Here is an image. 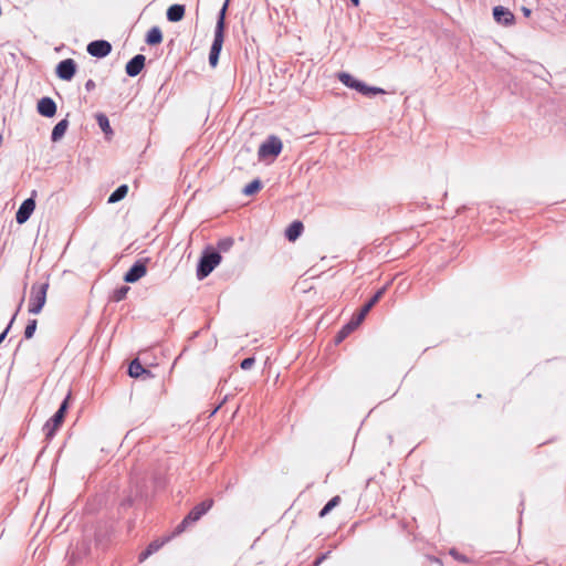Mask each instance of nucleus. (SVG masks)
I'll return each mask as SVG.
<instances>
[{
  "instance_id": "obj_39",
  "label": "nucleus",
  "mask_w": 566,
  "mask_h": 566,
  "mask_svg": "<svg viewBox=\"0 0 566 566\" xmlns=\"http://www.w3.org/2000/svg\"><path fill=\"white\" fill-rule=\"evenodd\" d=\"M331 551H327L319 555L313 563V566H319L326 558H328Z\"/></svg>"
},
{
  "instance_id": "obj_17",
  "label": "nucleus",
  "mask_w": 566,
  "mask_h": 566,
  "mask_svg": "<svg viewBox=\"0 0 566 566\" xmlns=\"http://www.w3.org/2000/svg\"><path fill=\"white\" fill-rule=\"evenodd\" d=\"M128 375L132 377V378H139L142 376H146V377H151V371L146 369L142 364L140 361L135 358L134 360L130 361V364L128 365V370H127Z\"/></svg>"
},
{
  "instance_id": "obj_38",
  "label": "nucleus",
  "mask_w": 566,
  "mask_h": 566,
  "mask_svg": "<svg viewBox=\"0 0 566 566\" xmlns=\"http://www.w3.org/2000/svg\"><path fill=\"white\" fill-rule=\"evenodd\" d=\"M450 555L459 562H463V563L468 562V558L464 555L460 554L455 548H452L450 551Z\"/></svg>"
},
{
  "instance_id": "obj_11",
  "label": "nucleus",
  "mask_w": 566,
  "mask_h": 566,
  "mask_svg": "<svg viewBox=\"0 0 566 566\" xmlns=\"http://www.w3.org/2000/svg\"><path fill=\"white\" fill-rule=\"evenodd\" d=\"M494 21L503 27H511L515 23L514 13L506 7L495 6L492 10Z\"/></svg>"
},
{
  "instance_id": "obj_22",
  "label": "nucleus",
  "mask_w": 566,
  "mask_h": 566,
  "mask_svg": "<svg viewBox=\"0 0 566 566\" xmlns=\"http://www.w3.org/2000/svg\"><path fill=\"white\" fill-rule=\"evenodd\" d=\"M356 91L367 97H373V96H376L379 94H385V90H382L381 87L370 86L363 81L359 82Z\"/></svg>"
},
{
  "instance_id": "obj_30",
  "label": "nucleus",
  "mask_w": 566,
  "mask_h": 566,
  "mask_svg": "<svg viewBox=\"0 0 566 566\" xmlns=\"http://www.w3.org/2000/svg\"><path fill=\"white\" fill-rule=\"evenodd\" d=\"M356 327L352 325L350 322L346 323L336 334L335 343H342L352 332H354Z\"/></svg>"
},
{
  "instance_id": "obj_20",
  "label": "nucleus",
  "mask_w": 566,
  "mask_h": 566,
  "mask_svg": "<svg viewBox=\"0 0 566 566\" xmlns=\"http://www.w3.org/2000/svg\"><path fill=\"white\" fill-rule=\"evenodd\" d=\"M303 230H304L303 223L298 220H295L286 228L285 238L289 241L294 242L295 240H297L301 237Z\"/></svg>"
},
{
  "instance_id": "obj_29",
  "label": "nucleus",
  "mask_w": 566,
  "mask_h": 566,
  "mask_svg": "<svg viewBox=\"0 0 566 566\" xmlns=\"http://www.w3.org/2000/svg\"><path fill=\"white\" fill-rule=\"evenodd\" d=\"M129 290H130L129 286L120 285L119 287H117L113 291L112 295L109 296V301L116 302V303L123 301L126 297Z\"/></svg>"
},
{
  "instance_id": "obj_34",
  "label": "nucleus",
  "mask_w": 566,
  "mask_h": 566,
  "mask_svg": "<svg viewBox=\"0 0 566 566\" xmlns=\"http://www.w3.org/2000/svg\"><path fill=\"white\" fill-rule=\"evenodd\" d=\"M367 314L368 313H365V311L360 308L358 313L353 315L349 322L357 328L364 322Z\"/></svg>"
},
{
  "instance_id": "obj_16",
  "label": "nucleus",
  "mask_w": 566,
  "mask_h": 566,
  "mask_svg": "<svg viewBox=\"0 0 566 566\" xmlns=\"http://www.w3.org/2000/svg\"><path fill=\"white\" fill-rule=\"evenodd\" d=\"M63 422L64 417L61 413H54L43 426L45 438L52 439Z\"/></svg>"
},
{
  "instance_id": "obj_14",
  "label": "nucleus",
  "mask_w": 566,
  "mask_h": 566,
  "mask_svg": "<svg viewBox=\"0 0 566 566\" xmlns=\"http://www.w3.org/2000/svg\"><path fill=\"white\" fill-rule=\"evenodd\" d=\"M36 111L41 116L51 118L56 114V103L52 97H41L38 101Z\"/></svg>"
},
{
  "instance_id": "obj_21",
  "label": "nucleus",
  "mask_w": 566,
  "mask_h": 566,
  "mask_svg": "<svg viewBox=\"0 0 566 566\" xmlns=\"http://www.w3.org/2000/svg\"><path fill=\"white\" fill-rule=\"evenodd\" d=\"M67 128H69V119L67 118H63L60 122H57L51 132V140L53 143H57L59 140H61L63 138V136L65 135Z\"/></svg>"
},
{
  "instance_id": "obj_7",
  "label": "nucleus",
  "mask_w": 566,
  "mask_h": 566,
  "mask_svg": "<svg viewBox=\"0 0 566 566\" xmlns=\"http://www.w3.org/2000/svg\"><path fill=\"white\" fill-rule=\"evenodd\" d=\"M147 262L148 259H139L135 261L134 264L124 274V281L126 283H135L145 276L147 273Z\"/></svg>"
},
{
  "instance_id": "obj_6",
  "label": "nucleus",
  "mask_w": 566,
  "mask_h": 566,
  "mask_svg": "<svg viewBox=\"0 0 566 566\" xmlns=\"http://www.w3.org/2000/svg\"><path fill=\"white\" fill-rule=\"evenodd\" d=\"M112 534L113 526L108 522H98L94 532L96 547L104 549L108 545Z\"/></svg>"
},
{
  "instance_id": "obj_43",
  "label": "nucleus",
  "mask_w": 566,
  "mask_h": 566,
  "mask_svg": "<svg viewBox=\"0 0 566 566\" xmlns=\"http://www.w3.org/2000/svg\"><path fill=\"white\" fill-rule=\"evenodd\" d=\"M522 12H523L524 17H530L532 14V10L526 7H522Z\"/></svg>"
},
{
  "instance_id": "obj_19",
  "label": "nucleus",
  "mask_w": 566,
  "mask_h": 566,
  "mask_svg": "<svg viewBox=\"0 0 566 566\" xmlns=\"http://www.w3.org/2000/svg\"><path fill=\"white\" fill-rule=\"evenodd\" d=\"M186 7L184 4H171L166 12L169 22H179L185 17Z\"/></svg>"
},
{
  "instance_id": "obj_24",
  "label": "nucleus",
  "mask_w": 566,
  "mask_h": 566,
  "mask_svg": "<svg viewBox=\"0 0 566 566\" xmlns=\"http://www.w3.org/2000/svg\"><path fill=\"white\" fill-rule=\"evenodd\" d=\"M128 193V186L123 184L118 186L108 197L107 203H117L123 200Z\"/></svg>"
},
{
  "instance_id": "obj_36",
  "label": "nucleus",
  "mask_w": 566,
  "mask_h": 566,
  "mask_svg": "<svg viewBox=\"0 0 566 566\" xmlns=\"http://www.w3.org/2000/svg\"><path fill=\"white\" fill-rule=\"evenodd\" d=\"M255 364V358L253 356H250V357H247L244 358L243 360H241L240 363V367L243 369V370H248L250 368H252V366Z\"/></svg>"
},
{
  "instance_id": "obj_4",
  "label": "nucleus",
  "mask_w": 566,
  "mask_h": 566,
  "mask_svg": "<svg viewBox=\"0 0 566 566\" xmlns=\"http://www.w3.org/2000/svg\"><path fill=\"white\" fill-rule=\"evenodd\" d=\"M282 148V140L277 136L271 135L260 145L258 156L260 159L276 158L281 154Z\"/></svg>"
},
{
  "instance_id": "obj_5",
  "label": "nucleus",
  "mask_w": 566,
  "mask_h": 566,
  "mask_svg": "<svg viewBox=\"0 0 566 566\" xmlns=\"http://www.w3.org/2000/svg\"><path fill=\"white\" fill-rule=\"evenodd\" d=\"M91 554V539L84 536L74 547L67 551L69 564L75 565Z\"/></svg>"
},
{
  "instance_id": "obj_10",
  "label": "nucleus",
  "mask_w": 566,
  "mask_h": 566,
  "mask_svg": "<svg viewBox=\"0 0 566 566\" xmlns=\"http://www.w3.org/2000/svg\"><path fill=\"white\" fill-rule=\"evenodd\" d=\"M86 51L91 56L103 59L112 52V44L106 40H94L87 44Z\"/></svg>"
},
{
  "instance_id": "obj_33",
  "label": "nucleus",
  "mask_w": 566,
  "mask_h": 566,
  "mask_svg": "<svg viewBox=\"0 0 566 566\" xmlns=\"http://www.w3.org/2000/svg\"><path fill=\"white\" fill-rule=\"evenodd\" d=\"M38 321L36 319H30L24 328V338L30 339L34 336V333L36 331Z\"/></svg>"
},
{
  "instance_id": "obj_40",
  "label": "nucleus",
  "mask_w": 566,
  "mask_h": 566,
  "mask_svg": "<svg viewBox=\"0 0 566 566\" xmlns=\"http://www.w3.org/2000/svg\"><path fill=\"white\" fill-rule=\"evenodd\" d=\"M150 552L146 548L145 551H143L139 556H138V560L140 563H143L144 560H146L149 556H150Z\"/></svg>"
},
{
  "instance_id": "obj_13",
  "label": "nucleus",
  "mask_w": 566,
  "mask_h": 566,
  "mask_svg": "<svg viewBox=\"0 0 566 566\" xmlns=\"http://www.w3.org/2000/svg\"><path fill=\"white\" fill-rule=\"evenodd\" d=\"M224 42V34L214 33L213 41L209 52V64L214 69L219 63L220 53Z\"/></svg>"
},
{
  "instance_id": "obj_18",
  "label": "nucleus",
  "mask_w": 566,
  "mask_h": 566,
  "mask_svg": "<svg viewBox=\"0 0 566 566\" xmlns=\"http://www.w3.org/2000/svg\"><path fill=\"white\" fill-rule=\"evenodd\" d=\"M229 2H230V0H226L222 4L221 9L218 12L214 33H220V34L226 33V28H227L226 19H227Z\"/></svg>"
},
{
  "instance_id": "obj_44",
  "label": "nucleus",
  "mask_w": 566,
  "mask_h": 566,
  "mask_svg": "<svg viewBox=\"0 0 566 566\" xmlns=\"http://www.w3.org/2000/svg\"><path fill=\"white\" fill-rule=\"evenodd\" d=\"M354 7L359 6V0H349Z\"/></svg>"
},
{
  "instance_id": "obj_3",
  "label": "nucleus",
  "mask_w": 566,
  "mask_h": 566,
  "mask_svg": "<svg viewBox=\"0 0 566 566\" xmlns=\"http://www.w3.org/2000/svg\"><path fill=\"white\" fill-rule=\"evenodd\" d=\"M49 289V283H34L31 286L30 298H29V313L39 314L46 302V292Z\"/></svg>"
},
{
  "instance_id": "obj_35",
  "label": "nucleus",
  "mask_w": 566,
  "mask_h": 566,
  "mask_svg": "<svg viewBox=\"0 0 566 566\" xmlns=\"http://www.w3.org/2000/svg\"><path fill=\"white\" fill-rule=\"evenodd\" d=\"M70 398H71V394H67L66 397L60 403V407L55 411V413H61V416H63L65 418V415L70 408Z\"/></svg>"
},
{
  "instance_id": "obj_42",
  "label": "nucleus",
  "mask_w": 566,
  "mask_h": 566,
  "mask_svg": "<svg viewBox=\"0 0 566 566\" xmlns=\"http://www.w3.org/2000/svg\"><path fill=\"white\" fill-rule=\"evenodd\" d=\"M227 400H228V395H226V396L223 397V399L221 400V402H220V403L214 408V410L212 411V413H211V415H214V413H216V412H217V411L222 407V405H223Z\"/></svg>"
},
{
  "instance_id": "obj_41",
  "label": "nucleus",
  "mask_w": 566,
  "mask_h": 566,
  "mask_svg": "<svg viewBox=\"0 0 566 566\" xmlns=\"http://www.w3.org/2000/svg\"><path fill=\"white\" fill-rule=\"evenodd\" d=\"M95 86H96L95 82L93 80H91V78L87 80L86 83H85V90L87 92L93 91L95 88Z\"/></svg>"
},
{
  "instance_id": "obj_37",
  "label": "nucleus",
  "mask_w": 566,
  "mask_h": 566,
  "mask_svg": "<svg viewBox=\"0 0 566 566\" xmlns=\"http://www.w3.org/2000/svg\"><path fill=\"white\" fill-rule=\"evenodd\" d=\"M164 545V542H159V541H153L151 543L148 544V546L146 547L150 554L153 555L154 553H156L157 551L160 549V547Z\"/></svg>"
},
{
  "instance_id": "obj_25",
  "label": "nucleus",
  "mask_w": 566,
  "mask_h": 566,
  "mask_svg": "<svg viewBox=\"0 0 566 566\" xmlns=\"http://www.w3.org/2000/svg\"><path fill=\"white\" fill-rule=\"evenodd\" d=\"M387 290V285H384L379 290L376 291V293L363 305V310L365 313H369L370 310L379 302V300L384 296L385 292Z\"/></svg>"
},
{
  "instance_id": "obj_12",
  "label": "nucleus",
  "mask_w": 566,
  "mask_h": 566,
  "mask_svg": "<svg viewBox=\"0 0 566 566\" xmlns=\"http://www.w3.org/2000/svg\"><path fill=\"white\" fill-rule=\"evenodd\" d=\"M224 42V34L214 33L213 41L209 52V64L214 69L219 63L220 53Z\"/></svg>"
},
{
  "instance_id": "obj_2",
  "label": "nucleus",
  "mask_w": 566,
  "mask_h": 566,
  "mask_svg": "<svg viewBox=\"0 0 566 566\" xmlns=\"http://www.w3.org/2000/svg\"><path fill=\"white\" fill-rule=\"evenodd\" d=\"M213 500L206 499L202 502L195 505L189 513L184 517V520L176 526L174 531V535H179L187 530V527L191 524L198 522L208 511L212 507Z\"/></svg>"
},
{
  "instance_id": "obj_23",
  "label": "nucleus",
  "mask_w": 566,
  "mask_h": 566,
  "mask_svg": "<svg viewBox=\"0 0 566 566\" xmlns=\"http://www.w3.org/2000/svg\"><path fill=\"white\" fill-rule=\"evenodd\" d=\"M145 42L148 45H157L163 42V32L159 27L155 25L149 29L146 34Z\"/></svg>"
},
{
  "instance_id": "obj_26",
  "label": "nucleus",
  "mask_w": 566,
  "mask_h": 566,
  "mask_svg": "<svg viewBox=\"0 0 566 566\" xmlns=\"http://www.w3.org/2000/svg\"><path fill=\"white\" fill-rule=\"evenodd\" d=\"M337 77L346 87L355 90V91L357 90L358 84L360 82V80L354 77L352 74H349L347 72L338 73Z\"/></svg>"
},
{
  "instance_id": "obj_32",
  "label": "nucleus",
  "mask_w": 566,
  "mask_h": 566,
  "mask_svg": "<svg viewBox=\"0 0 566 566\" xmlns=\"http://www.w3.org/2000/svg\"><path fill=\"white\" fill-rule=\"evenodd\" d=\"M234 244V240L231 237L222 238L217 243V251L221 254V252H228Z\"/></svg>"
},
{
  "instance_id": "obj_31",
  "label": "nucleus",
  "mask_w": 566,
  "mask_h": 566,
  "mask_svg": "<svg viewBox=\"0 0 566 566\" xmlns=\"http://www.w3.org/2000/svg\"><path fill=\"white\" fill-rule=\"evenodd\" d=\"M340 503V496H333L319 511V517L326 516L334 507H336Z\"/></svg>"
},
{
  "instance_id": "obj_15",
  "label": "nucleus",
  "mask_w": 566,
  "mask_h": 566,
  "mask_svg": "<svg viewBox=\"0 0 566 566\" xmlns=\"http://www.w3.org/2000/svg\"><path fill=\"white\" fill-rule=\"evenodd\" d=\"M146 62V57L143 54H136L133 56L125 66V72L128 76L135 77L137 76L144 69Z\"/></svg>"
},
{
  "instance_id": "obj_1",
  "label": "nucleus",
  "mask_w": 566,
  "mask_h": 566,
  "mask_svg": "<svg viewBox=\"0 0 566 566\" xmlns=\"http://www.w3.org/2000/svg\"><path fill=\"white\" fill-rule=\"evenodd\" d=\"M222 260L221 254L212 247H207L198 261L197 264V277L199 280L206 279L210 273L220 264Z\"/></svg>"
},
{
  "instance_id": "obj_27",
  "label": "nucleus",
  "mask_w": 566,
  "mask_h": 566,
  "mask_svg": "<svg viewBox=\"0 0 566 566\" xmlns=\"http://www.w3.org/2000/svg\"><path fill=\"white\" fill-rule=\"evenodd\" d=\"M96 122L102 132L107 136L113 135L108 117L104 113L96 114Z\"/></svg>"
},
{
  "instance_id": "obj_9",
  "label": "nucleus",
  "mask_w": 566,
  "mask_h": 566,
  "mask_svg": "<svg viewBox=\"0 0 566 566\" xmlns=\"http://www.w3.org/2000/svg\"><path fill=\"white\" fill-rule=\"evenodd\" d=\"M77 64L73 59L60 61L55 67V74L60 80L71 81L76 74Z\"/></svg>"
},
{
  "instance_id": "obj_45",
  "label": "nucleus",
  "mask_w": 566,
  "mask_h": 566,
  "mask_svg": "<svg viewBox=\"0 0 566 566\" xmlns=\"http://www.w3.org/2000/svg\"><path fill=\"white\" fill-rule=\"evenodd\" d=\"M130 504H132L130 500L123 502V505H130Z\"/></svg>"
},
{
  "instance_id": "obj_28",
  "label": "nucleus",
  "mask_w": 566,
  "mask_h": 566,
  "mask_svg": "<svg viewBox=\"0 0 566 566\" xmlns=\"http://www.w3.org/2000/svg\"><path fill=\"white\" fill-rule=\"evenodd\" d=\"M263 187L262 181L259 178L253 179L242 189V193L245 196H253L259 192Z\"/></svg>"
},
{
  "instance_id": "obj_8",
  "label": "nucleus",
  "mask_w": 566,
  "mask_h": 566,
  "mask_svg": "<svg viewBox=\"0 0 566 566\" xmlns=\"http://www.w3.org/2000/svg\"><path fill=\"white\" fill-rule=\"evenodd\" d=\"M35 195H36V191L33 190L32 196L27 198L25 200H23L22 203L20 205V207L15 213V221L19 224L25 223L30 219L31 214L33 213V211L35 209V200H34Z\"/></svg>"
}]
</instances>
